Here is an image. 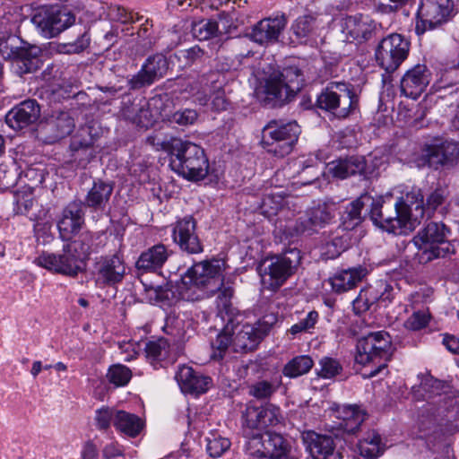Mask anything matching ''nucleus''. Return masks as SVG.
<instances>
[{"instance_id": "393cba45", "label": "nucleus", "mask_w": 459, "mask_h": 459, "mask_svg": "<svg viewBox=\"0 0 459 459\" xmlns=\"http://www.w3.org/2000/svg\"><path fill=\"white\" fill-rule=\"evenodd\" d=\"M288 20L284 13L262 19L254 25L250 39L260 45L273 44L278 41L284 30Z\"/></svg>"}, {"instance_id": "c756f323", "label": "nucleus", "mask_w": 459, "mask_h": 459, "mask_svg": "<svg viewBox=\"0 0 459 459\" xmlns=\"http://www.w3.org/2000/svg\"><path fill=\"white\" fill-rule=\"evenodd\" d=\"M329 172L333 178L345 179L352 176L368 178V171L367 160L363 156H349L341 158L329 163Z\"/></svg>"}, {"instance_id": "0eeeda50", "label": "nucleus", "mask_w": 459, "mask_h": 459, "mask_svg": "<svg viewBox=\"0 0 459 459\" xmlns=\"http://www.w3.org/2000/svg\"><path fill=\"white\" fill-rule=\"evenodd\" d=\"M300 260V251L297 248L264 258L258 266L264 288L273 291L278 290L294 274Z\"/></svg>"}, {"instance_id": "5fc2aeb1", "label": "nucleus", "mask_w": 459, "mask_h": 459, "mask_svg": "<svg viewBox=\"0 0 459 459\" xmlns=\"http://www.w3.org/2000/svg\"><path fill=\"white\" fill-rule=\"evenodd\" d=\"M206 450L211 457L217 458L221 456L226 451H228L230 447V441L222 437L219 435L211 433L209 437H206Z\"/></svg>"}, {"instance_id": "c85d7f7f", "label": "nucleus", "mask_w": 459, "mask_h": 459, "mask_svg": "<svg viewBox=\"0 0 459 459\" xmlns=\"http://www.w3.org/2000/svg\"><path fill=\"white\" fill-rule=\"evenodd\" d=\"M93 127L88 125L80 126L74 135L72 136L69 150L71 157L79 163L87 164L94 157L92 148L95 136Z\"/></svg>"}, {"instance_id": "58836bf2", "label": "nucleus", "mask_w": 459, "mask_h": 459, "mask_svg": "<svg viewBox=\"0 0 459 459\" xmlns=\"http://www.w3.org/2000/svg\"><path fill=\"white\" fill-rule=\"evenodd\" d=\"M336 413L342 420L339 427L348 433H355L365 420V414L356 405H343L337 409Z\"/></svg>"}, {"instance_id": "f3484780", "label": "nucleus", "mask_w": 459, "mask_h": 459, "mask_svg": "<svg viewBox=\"0 0 459 459\" xmlns=\"http://www.w3.org/2000/svg\"><path fill=\"white\" fill-rule=\"evenodd\" d=\"M75 128L72 113L67 110H54L39 126L37 135L48 144L55 143L70 135Z\"/></svg>"}, {"instance_id": "72a5a7b5", "label": "nucleus", "mask_w": 459, "mask_h": 459, "mask_svg": "<svg viewBox=\"0 0 459 459\" xmlns=\"http://www.w3.org/2000/svg\"><path fill=\"white\" fill-rule=\"evenodd\" d=\"M175 378L181 390L188 394L205 393L212 384L211 377L203 376L195 372L191 367L185 365L178 368Z\"/></svg>"}, {"instance_id": "79ce46f5", "label": "nucleus", "mask_w": 459, "mask_h": 459, "mask_svg": "<svg viewBox=\"0 0 459 459\" xmlns=\"http://www.w3.org/2000/svg\"><path fill=\"white\" fill-rule=\"evenodd\" d=\"M284 84L287 91L294 97L302 88L304 78L301 70L296 65L284 67L281 71L274 72Z\"/></svg>"}, {"instance_id": "4be33fe9", "label": "nucleus", "mask_w": 459, "mask_h": 459, "mask_svg": "<svg viewBox=\"0 0 459 459\" xmlns=\"http://www.w3.org/2000/svg\"><path fill=\"white\" fill-rule=\"evenodd\" d=\"M381 29V25L368 15L356 14L346 17L343 32L347 40L362 43L376 37Z\"/></svg>"}, {"instance_id": "4c0bfd02", "label": "nucleus", "mask_w": 459, "mask_h": 459, "mask_svg": "<svg viewBox=\"0 0 459 459\" xmlns=\"http://www.w3.org/2000/svg\"><path fill=\"white\" fill-rule=\"evenodd\" d=\"M388 285L380 281L375 286H369L359 291L358 297L352 302V308L356 315L367 312L370 307L378 300H385L388 297L385 291Z\"/></svg>"}, {"instance_id": "cd10ccee", "label": "nucleus", "mask_w": 459, "mask_h": 459, "mask_svg": "<svg viewBox=\"0 0 459 459\" xmlns=\"http://www.w3.org/2000/svg\"><path fill=\"white\" fill-rule=\"evenodd\" d=\"M85 207L82 201L70 202L63 210L57 227L63 240H69L84 224Z\"/></svg>"}, {"instance_id": "680f3d73", "label": "nucleus", "mask_w": 459, "mask_h": 459, "mask_svg": "<svg viewBox=\"0 0 459 459\" xmlns=\"http://www.w3.org/2000/svg\"><path fill=\"white\" fill-rule=\"evenodd\" d=\"M198 118V113L192 108H185L173 113L168 120L181 126L193 125Z\"/></svg>"}, {"instance_id": "0e129e2a", "label": "nucleus", "mask_w": 459, "mask_h": 459, "mask_svg": "<svg viewBox=\"0 0 459 459\" xmlns=\"http://www.w3.org/2000/svg\"><path fill=\"white\" fill-rule=\"evenodd\" d=\"M163 331L173 337L174 342L181 341L185 336L183 321L177 317H168Z\"/></svg>"}, {"instance_id": "de8ad7c7", "label": "nucleus", "mask_w": 459, "mask_h": 459, "mask_svg": "<svg viewBox=\"0 0 459 459\" xmlns=\"http://www.w3.org/2000/svg\"><path fill=\"white\" fill-rule=\"evenodd\" d=\"M350 245V238L347 233L333 235L322 247V255L325 259H334L344 252Z\"/></svg>"}, {"instance_id": "c9c22d12", "label": "nucleus", "mask_w": 459, "mask_h": 459, "mask_svg": "<svg viewBox=\"0 0 459 459\" xmlns=\"http://www.w3.org/2000/svg\"><path fill=\"white\" fill-rule=\"evenodd\" d=\"M169 250L163 244H157L143 251L138 257L135 266L143 272H157L167 262Z\"/></svg>"}, {"instance_id": "4468645a", "label": "nucleus", "mask_w": 459, "mask_h": 459, "mask_svg": "<svg viewBox=\"0 0 459 459\" xmlns=\"http://www.w3.org/2000/svg\"><path fill=\"white\" fill-rule=\"evenodd\" d=\"M452 10L451 0H422L416 14V33L421 35L441 26L448 21Z\"/></svg>"}, {"instance_id": "a878e982", "label": "nucleus", "mask_w": 459, "mask_h": 459, "mask_svg": "<svg viewBox=\"0 0 459 459\" xmlns=\"http://www.w3.org/2000/svg\"><path fill=\"white\" fill-rule=\"evenodd\" d=\"M41 115V108L36 100L28 99L15 105L5 115L6 124L14 130L23 129L36 123Z\"/></svg>"}, {"instance_id": "37998d69", "label": "nucleus", "mask_w": 459, "mask_h": 459, "mask_svg": "<svg viewBox=\"0 0 459 459\" xmlns=\"http://www.w3.org/2000/svg\"><path fill=\"white\" fill-rule=\"evenodd\" d=\"M169 351V342L165 338H159L155 341H149L145 343L144 352L147 360L157 368L163 361Z\"/></svg>"}, {"instance_id": "ddd939ff", "label": "nucleus", "mask_w": 459, "mask_h": 459, "mask_svg": "<svg viewBox=\"0 0 459 459\" xmlns=\"http://www.w3.org/2000/svg\"><path fill=\"white\" fill-rule=\"evenodd\" d=\"M30 21L43 37L51 39L72 26L75 16L65 7L50 5L39 8Z\"/></svg>"}, {"instance_id": "5701e85b", "label": "nucleus", "mask_w": 459, "mask_h": 459, "mask_svg": "<svg viewBox=\"0 0 459 459\" xmlns=\"http://www.w3.org/2000/svg\"><path fill=\"white\" fill-rule=\"evenodd\" d=\"M431 76L426 65H415L403 75L400 82L401 93L413 100L418 99L427 89Z\"/></svg>"}, {"instance_id": "b1692460", "label": "nucleus", "mask_w": 459, "mask_h": 459, "mask_svg": "<svg viewBox=\"0 0 459 459\" xmlns=\"http://www.w3.org/2000/svg\"><path fill=\"white\" fill-rule=\"evenodd\" d=\"M334 217L333 205L320 204L307 212V215L299 218L294 226L297 234L311 235L331 222Z\"/></svg>"}, {"instance_id": "1a4fd4ad", "label": "nucleus", "mask_w": 459, "mask_h": 459, "mask_svg": "<svg viewBox=\"0 0 459 459\" xmlns=\"http://www.w3.org/2000/svg\"><path fill=\"white\" fill-rule=\"evenodd\" d=\"M300 126L296 121L271 120L263 128L261 144L277 157L288 155L298 142Z\"/></svg>"}, {"instance_id": "09e8293b", "label": "nucleus", "mask_w": 459, "mask_h": 459, "mask_svg": "<svg viewBox=\"0 0 459 459\" xmlns=\"http://www.w3.org/2000/svg\"><path fill=\"white\" fill-rule=\"evenodd\" d=\"M95 239L93 233L90 231L82 232L78 236L76 239L68 243L72 250L79 255V258L85 264V261L88 259L91 252L92 251V246Z\"/></svg>"}, {"instance_id": "6ab92c4d", "label": "nucleus", "mask_w": 459, "mask_h": 459, "mask_svg": "<svg viewBox=\"0 0 459 459\" xmlns=\"http://www.w3.org/2000/svg\"><path fill=\"white\" fill-rule=\"evenodd\" d=\"M168 67L169 64L165 56L156 54L149 56L140 71L128 79L129 89L136 91L152 85L155 81L165 75Z\"/></svg>"}, {"instance_id": "6e6d98bb", "label": "nucleus", "mask_w": 459, "mask_h": 459, "mask_svg": "<svg viewBox=\"0 0 459 459\" xmlns=\"http://www.w3.org/2000/svg\"><path fill=\"white\" fill-rule=\"evenodd\" d=\"M132 377L131 370L124 365L115 364L109 367L107 378L116 386L126 385Z\"/></svg>"}, {"instance_id": "bf43d9fd", "label": "nucleus", "mask_w": 459, "mask_h": 459, "mask_svg": "<svg viewBox=\"0 0 459 459\" xmlns=\"http://www.w3.org/2000/svg\"><path fill=\"white\" fill-rule=\"evenodd\" d=\"M13 212L15 214L26 215L33 206L34 199L31 193H16L13 196Z\"/></svg>"}, {"instance_id": "a211bd4d", "label": "nucleus", "mask_w": 459, "mask_h": 459, "mask_svg": "<svg viewBox=\"0 0 459 459\" xmlns=\"http://www.w3.org/2000/svg\"><path fill=\"white\" fill-rule=\"evenodd\" d=\"M126 265L118 253L101 256L96 263V283L101 287H113L123 281Z\"/></svg>"}, {"instance_id": "69168bd1", "label": "nucleus", "mask_w": 459, "mask_h": 459, "mask_svg": "<svg viewBox=\"0 0 459 459\" xmlns=\"http://www.w3.org/2000/svg\"><path fill=\"white\" fill-rule=\"evenodd\" d=\"M429 316L424 311H416L404 322V327L410 331H419L426 327Z\"/></svg>"}, {"instance_id": "7c9ffc66", "label": "nucleus", "mask_w": 459, "mask_h": 459, "mask_svg": "<svg viewBox=\"0 0 459 459\" xmlns=\"http://www.w3.org/2000/svg\"><path fill=\"white\" fill-rule=\"evenodd\" d=\"M368 271L363 265L349 267L337 271L328 279L333 292L341 294L347 292L363 281Z\"/></svg>"}, {"instance_id": "13d9d810", "label": "nucleus", "mask_w": 459, "mask_h": 459, "mask_svg": "<svg viewBox=\"0 0 459 459\" xmlns=\"http://www.w3.org/2000/svg\"><path fill=\"white\" fill-rule=\"evenodd\" d=\"M320 370L317 375L322 378H333L342 371L341 363L333 358L324 357L319 361Z\"/></svg>"}, {"instance_id": "9d476101", "label": "nucleus", "mask_w": 459, "mask_h": 459, "mask_svg": "<svg viewBox=\"0 0 459 459\" xmlns=\"http://www.w3.org/2000/svg\"><path fill=\"white\" fill-rule=\"evenodd\" d=\"M449 232L444 223L434 221L428 223L419 231L413 238V242L421 251L420 260L429 262L452 252L451 244L447 241Z\"/></svg>"}, {"instance_id": "864d4df0", "label": "nucleus", "mask_w": 459, "mask_h": 459, "mask_svg": "<svg viewBox=\"0 0 459 459\" xmlns=\"http://www.w3.org/2000/svg\"><path fill=\"white\" fill-rule=\"evenodd\" d=\"M314 29L315 18L311 15L298 17L290 27L292 33L299 41L306 39L313 32Z\"/></svg>"}, {"instance_id": "39448f33", "label": "nucleus", "mask_w": 459, "mask_h": 459, "mask_svg": "<svg viewBox=\"0 0 459 459\" xmlns=\"http://www.w3.org/2000/svg\"><path fill=\"white\" fill-rule=\"evenodd\" d=\"M394 350L392 337L387 332H370L358 340L355 362L364 367L371 366L365 376L373 377L387 367Z\"/></svg>"}, {"instance_id": "6e6552de", "label": "nucleus", "mask_w": 459, "mask_h": 459, "mask_svg": "<svg viewBox=\"0 0 459 459\" xmlns=\"http://www.w3.org/2000/svg\"><path fill=\"white\" fill-rule=\"evenodd\" d=\"M0 54L11 62L13 70L19 76L37 71L41 63V49L16 36H8L5 41L0 42Z\"/></svg>"}, {"instance_id": "f704fd0d", "label": "nucleus", "mask_w": 459, "mask_h": 459, "mask_svg": "<svg viewBox=\"0 0 459 459\" xmlns=\"http://www.w3.org/2000/svg\"><path fill=\"white\" fill-rule=\"evenodd\" d=\"M263 94L264 105L270 108L281 106L293 98L274 72L266 79Z\"/></svg>"}, {"instance_id": "473e14b6", "label": "nucleus", "mask_w": 459, "mask_h": 459, "mask_svg": "<svg viewBox=\"0 0 459 459\" xmlns=\"http://www.w3.org/2000/svg\"><path fill=\"white\" fill-rule=\"evenodd\" d=\"M113 191V182L96 179L88 190L82 204L86 208L93 212H103L109 204Z\"/></svg>"}, {"instance_id": "f8f14e48", "label": "nucleus", "mask_w": 459, "mask_h": 459, "mask_svg": "<svg viewBox=\"0 0 459 459\" xmlns=\"http://www.w3.org/2000/svg\"><path fill=\"white\" fill-rule=\"evenodd\" d=\"M290 451V442L272 431L256 432L246 442V453L255 458L287 459Z\"/></svg>"}, {"instance_id": "423d86ee", "label": "nucleus", "mask_w": 459, "mask_h": 459, "mask_svg": "<svg viewBox=\"0 0 459 459\" xmlns=\"http://www.w3.org/2000/svg\"><path fill=\"white\" fill-rule=\"evenodd\" d=\"M316 107L338 119H343L358 108L359 96L352 84L330 82L317 95Z\"/></svg>"}, {"instance_id": "4d7b16f0", "label": "nucleus", "mask_w": 459, "mask_h": 459, "mask_svg": "<svg viewBox=\"0 0 459 459\" xmlns=\"http://www.w3.org/2000/svg\"><path fill=\"white\" fill-rule=\"evenodd\" d=\"M278 385L267 380H261L249 386V394L259 400L269 399L276 391Z\"/></svg>"}, {"instance_id": "774afa93", "label": "nucleus", "mask_w": 459, "mask_h": 459, "mask_svg": "<svg viewBox=\"0 0 459 459\" xmlns=\"http://www.w3.org/2000/svg\"><path fill=\"white\" fill-rule=\"evenodd\" d=\"M90 36L86 30L80 33L76 40L64 46L65 52L68 54H78L86 49L90 45Z\"/></svg>"}, {"instance_id": "20e7f679", "label": "nucleus", "mask_w": 459, "mask_h": 459, "mask_svg": "<svg viewBox=\"0 0 459 459\" xmlns=\"http://www.w3.org/2000/svg\"><path fill=\"white\" fill-rule=\"evenodd\" d=\"M225 262L221 259L204 260L195 264L182 276L178 283L180 294L186 299H201L217 293L216 304L220 312V302L222 293L231 285L223 281L222 274Z\"/></svg>"}, {"instance_id": "2eb2a0df", "label": "nucleus", "mask_w": 459, "mask_h": 459, "mask_svg": "<svg viewBox=\"0 0 459 459\" xmlns=\"http://www.w3.org/2000/svg\"><path fill=\"white\" fill-rule=\"evenodd\" d=\"M35 263L49 272L70 277L77 276L85 265L67 244L60 253L43 252L35 259Z\"/></svg>"}, {"instance_id": "aec40b11", "label": "nucleus", "mask_w": 459, "mask_h": 459, "mask_svg": "<svg viewBox=\"0 0 459 459\" xmlns=\"http://www.w3.org/2000/svg\"><path fill=\"white\" fill-rule=\"evenodd\" d=\"M197 80L201 90L199 105H206L212 98V104L216 109H226L228 103L223 91V75L218 71H210L199 75Z\"/></svg>"}, {"instance_id": "e2e57ef3", "label": "nucleus", "mask_w": 459, "mask_h": 459, "mask_svg": "<svg viewBox=\"0 0 459 459\" xmlns=\"http://www.w3.org/2000/svg\"><path fill=\"white\" fill-rule=\"evenodd\" d=\"M318 316L316 311H310L305 318L294 324L290 328L289 332L294 336L301 333L308 332L310 329L314 328L318 320Z\"/></svg>"}, {"instance_id": "7ed1b4c3", "label": "nucleus", "mask_w": 459, "mask_h": 459, "mask_svg": "<svg viewBox=\"0 0 459 459\" xmlns=\"http://www.w3.org/2000/svg\"><path fill=\"white\" fill-rule=\"evenodd\" d=\"M146 142L167 152L171 169L183 178L199 181L208 175L209 160L201 146L177 137L161 139L158 134L148 136Z\"/></svg>"}, {"instance_id": "052dcab7", "label": "nucleus", "mask_w": 459, "mask_h": 459, "mask_svg": "<svg viewBox=\"0 0 459 459\" xmlns=\"http://www.w3.org/2000/svg\"><path fill=\"white\" fill-rule=\"evenodd\" d=\"M178 93H187L189 96L195 97V101L199 103L201 96L200 82L197 78H184L179 79L177 82V89Z\"/></svg>"}, {"instance_id": "412c9836", "label": "nucleus", "mask_w": 459, "mask_h": 459, "mask_svg": "<svg viewBox=\"0 0 459 459\" xmlns=\"http://www.w3.org/2000/svg\"><path fill=\"white\" fill-rule=\"evenodd\" d=\"M173 240L188 254L203 252V244L196 234V221L192 216L178 220L172 230Z\"/></svg>"}, {"instance_id": "8fccbe9b", "label": "nucleus", "mask_w": 459, "mask_h": 459, "mask_svg": "<svg viewBox=\"0 0 459 459\" xmlns=\"http://www.w3.org/2000/svg\"><path fill=\"white\" fill-rule=\"evenodd\" d=\"M218 22L213 20H201L192 24L191 33L198 40H206L216 36Z\"/></svg>"}, {"instance_id": "a19ab883", "label": "nucleus", "mask_w": 459, "mask_h": 459, "mask_svg": "<svg viewBox=\"0 0 459 459\" xmlns=\"http://www.w3.org/2000/svg\"><path fill=\"white\" fill-rule=\"evenodd\" d=\"M114 426L121 432L134 437L143 429L139 417L125 411H117L114 418Z\"/></svg>"}, {"instance_id": "bb28decb", "label": "nucleus", "mask_w": 459, "mask_h": 459, "mask_svg": "<svg viewBox=\"0 0 459 459\" xmlns=\"http://www.w3.org/2000/svg\"><path fill=\"white\" fill-rule=\"evenodd\" d=\"M301 438L307 452L313 459L342 458L341 453L334 451L333 439L330 436L307 430L301 434Z\"/></svg>"}, {"instance_id": "9b49d317", "label": "nucleus", "mask_w": 459, "mask_h": 459, "mask_svg": "<svg viewBox=\"0 0 459 459\" xmlns=\"http://www.w3.org/2000/svg\"><path fill=\"white\" fill-rule=\"evenodd\" d=\"M411 43L399 33L383 38L375 49V59L379 67L388 74L395 72L409 56Z\"/></svg>"}, {"instance_id": "603ef678", "label": "nucleus", "mask_w": 459, "mask_h": 459, "mask_svg": "<svg viewBox=\"0 0 459 459\" xmlns=\"http://www.w3.org/2000/svg\"><path fill=\"white\" fill-rule=\"evenodd\" d=\"M283 199L282 192L276 188H271L269 192L264 194L261 203L263 212L268 215L275 214L282 206Z\"/></svg>"}, {"instance_id": "f03ea898", "label": "nucleus", "mask_w": 459, "mask_h": 459, "mask_svg": "<svg viewBox=\"0 0 459 459\" xmlns=\"http://www.w3.org/2000/svg\"><path fill=\"white\" fill-rule=\"evenodd\" d=\"M232 290L227 288L221 295L218 315L227 321V327L233 334L235 352L254 351L277 323V314L271 312L264 315L255 324L243 323L242 315L232 306Z\"/></svg>"}, {"instance_id": "c03bdc74", "label": "nucleus", "mask_w": 459, "mask_h": 459, "mask_svg": "<svg viewBox=\"0 0 459 459\" xmlns=\"http://www.w3.org/2000/svg\"><path fill=\"white\" fill-rule=\"evenodd\" d=\"M242 417L244 420L243 431L247 440H248L253 434L261 432V429L264 428L263 425L264 418L262 407L247 406Z\"/></svg>"}, {"instance_id": "49530a36", "label": "nucleus", "mask_w": 459, "mask_h": 459, "mask_svg": "<svg viewBox=\"0 0 459 459\" xmlns=\"http://www.w3.org/2000/svg\"><path fill=\"white\" fill-rule=\"evenodd\" d=\"M124 116L133 124L142 128H148L154 122V118L146 103L143 105L134 104L131 109L129 108L124 109Z\"/></svg>"}, {"instance_id": "ea45409f", "label": "nucleus", "mask_w": 459, "mask_h": 459, "mask_svg": "<svg viewBox=\"0 0 459 459\" xmlns=\"http://www.w3.org/2000/svg\"><path fill=\"white\" fill-rule=\"evenodd\" d=\"M358 449L364 459H377L383 454L385 447L381 444L380 435L375 430H371L359 439Z\"/></svg>"}, {"instance_id": "f257e3e1", "label": "nucleus", "mask_w": 459, "mask_h": 459, "mask_svg": "<svg viewBox=\"0 0 459 459\" xmlns=\"http://www.w3.org/2000/svg\"><path fill=\"white\" fill-rule=\"evenodd\" d=\"M368 214L376 226L389 233L401 234L403 229L414 228L423 219V194L420 188H412L394 204L373 197Z\"/></svg>"}, {"instance_id": "a18cd8bd", "label": "nucleus", "mask_w": 459, "mask_h": 459, "mask_svg": "<svg viewBox=\"0 0 459 459\" xmlns=\"http://www.w3.org/2000/svg\"><path fill=\"white\" fill-rule=\"evenodd\" d=\"M314 366V360L310 356L299 355L291 359L282 368L283 376L295 378L310 371Z\"/></svg>"}, {"instance_id": "338daca9", "label": "nucleus", "mask_w": 459, "mask_h": 459, "mask_svg": "<svg viewBox=\"0 0 459 459\" xmlns=\"http://www.w3.org/2000/svg\"><path fill=\"white\" fill-rule=\"evenodd\" d=\"M262 413L264 418L263 425L264 428L275 426L280 423L282 419L280 408L272 403L262 406Z\"/></svg>"}, {"instance_id": "dca6fc26", "label": "nucleus", "mask_w": 459, "mask_h": 459, "mask_svg": "<svg viewBox=\"0 0 459 459\" xmlns=\"http://www.w3.org/2000/svg\"><path fill=\"white\" fill-rule=\"evenodd\" d=\"M422 160L433 169L452 168L459 160V143L452 139L435 138L425 144Z\"/></svg>"}, {"instance_id": "3c124183", "label": "nucleus", "mask_w": 459, "mask_h": 459, "mask_svg": "<svg viewBox=\"0 0 459 459\" xmlns=\"http://www.w3.org/2000/svg\"><path fill=\"white\" fill-rule=\"evenodd\" d=\"M212 344L214 349L212 357L218 360L223 359L225 352L230 345L233 347V334L230 328L227 327V324Z\"/></svg>"}, {"instance_id": "2f4dec72", "label": "nucleus", "mask_w": 459, "mask_h": 459, "mask_svg": "<svg viewBox=\"0 0 459 459\" xmlns=\"http://www.w3.org/2000/svg\"><path fill=\"white\" fill-rule=\"evenodd\" d=\"M287 170L303 186L312 184L323 174L321 162L314 158L294 160L289 163Z\"/></svg>"}, {"instance_id": "e433bc0d", "label": "nucleus", "mask_w": 459, "mask_h": 459, "mask_svg": "<svg viewBox=\"0 0 459 459\" xmlns=\"http://www.w3.org/2000/svg\"><path fill=\"white\" fill-rule=\"evenodd\" d=\"M373 204V197L368 194L361 195L359 198L350 203L342 215V225L343 230H351L359 226L364 220L362 214L364 208H369Z\"/></svg>"}]
</instances>
